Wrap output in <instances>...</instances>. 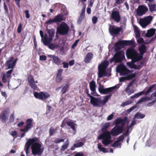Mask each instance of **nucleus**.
Masks as SVG:
<instances>
[{"mask_svg":"<svg viewBox=\"0 0 156 156\" xmlns=\"http://www.w3.org/2000/svg\"><path fill=\"white\" fill-rule=\"evenodd\" d=\"M116 88L117 86H116L109 88H105L103 94H106L108 93L112 92Z\"/></svg>","mask_w":156,"mask_h":156,"instance_id":"obj_26","label":"nucleus"},{"mask_svg":"<svg viewBox=\"0 0 156 156\" xmlns=\"http://www.w3.org/2000/svg\"><path fill=\"white\" fill-rule=\"evenodd\" d=\"M69 28V27L66 23L62 22L57 29V31L60 35H65L67 34Z\"/></svg>","mask_w":156,"mask_h":156,"instance_id":"obj_6","label":"nucleus"},{"mask_svg":"<svg viewBox=\"0 0 156 156\" xmlns=\"http://www.w3.org/2000/svg\"><path fill=\"white\" fill-rule=\"evenodd\" d=\"M46 30L49 34V36L47 34H45L43 41L44 44L45 46H47L52 42L55 33V30L54 29H49L47 28Z\"/></svg>","mask_w":156,"mask_h":156,"instance_id":"obj_4","label":"nucleus"},{"mask_svg":"<svg viewBox=\"0 0 156 156\" xmlns=\"http://www.w3.org/2000/svg\"><path fill=\"white\" fill-rule=\"evenodd\" d=\"M149 9L151 12L156 11V5L151 4L149 5Z\"/></svg>","mask_w":156,"mask_h":156,"instance_id":"obj_40","label":"nucleus"},{"mask_svg":"<svg viewBox=\"0 0 156 156\" xmlns=\"http://www.w3.org/2000/svg\"><path fill=\"white\" fill-rule=\"evenodd\" d=\"M127 122L128 118L127 117L125 116L123 119H122L120 118L116 119L114 122V123L116 126L118 125L121 124V126H124Z\"/></svg>","mask_w":156,"mask_h":156,"instance_id":"obj_14","label":"nucleus"},{"mask_svg":"<svg viewBox=\"0 0 156 156\" xmlns=\"http://www.w3.org/2000/svg\"><path fill=\"white\" fill-rule=\"evenodd\" d=\"M38 138L34 137L32 138H30L26 142L24 150L27 155L30 152L29 149L31 146V149L32 154L34 155L37 154L40 155L43 153L44 148H41L42 144Z\"/></svg>","mask_w":156,"mask_h":156,"instance_id":"obj_1","label":"nucleus"},{"mask_svg":"<svg viewBox=\"0 0 156 156\" xmlns=\"http://www.w3.org/2000/svg\"><path fill=\"white\" fill-rule=\"evenodd\" d=\"M144 94V91H142L137 94H134V95L131 96L130 97V98L131 99H132L134 98H137L139 97L142 95L143 94Z\"/></svg>","mask_w":156,"mask_h":156,"instance_id":"obj_35","label":"nucleus"},{"mask_svg":"<svg viewBox=\"0 0 156 156\" xmlns=\"http://www.w3.org/2000/svg\"><path fill=\"white\" fill-rule=\"evenodd\" d=\"M85 16L80 15L78 22L79 23H81L85 18Z\"/></svg>","mask_w":156,"mask_h":156,"instance_id":"obj_60","label":"nucleus"},{"mask_svg":"<svg viewBox=\"0 0 156 156\" xmlns=\"http://www.w3.org/2000/svg\"><path fill=\"white\" fill-rule=\"evenodd\" d=\"M109 65V62L107 60H105L100 64L98 66V77L101 78L105 74L106 69Z\"/></svg>","mask_w":156,"mask_h":156,"instance_id":"obj_5","label":"nucleus"},{"mask_svg":"<svg viewBox=\"0 0 156 156\" xmlns=\"http://www.w3.org/2000/svg\"><path fill=\"white\" fill-rule=\"evenodd\" d=\"M85 8L86 5H85L83 6V9H82L80 15L85 16Z\"/></svg>","mask_w":156,"mask_h":156,"instance_id":"obj_59","label":"nucleus"},{"mask_svg":"<svg viewBox=\"0 0 156 156\" xmlns=\"http://www.w3.org/2000/svg\"><path fill=\"white\" fill-rule=\"evenodd\" d=\"M134 31L136 33V35L137 37H139L140 36V34L138 30V28L136 26L134 27Z\"/></svg>","mask_w":156,"mask_h":156,"instance_id":"obj_49","label":"nucleus"},{"mask_svg":"<svg viewBox=\"0 0 156 156\" xmlns=\"http://www.w3.org/2000/svg\"><path fill=\"white\" fill-rule=\"evenodd\" d=\"M104 89L103 86L100 85L98 87V90L99 92L101 94L104 93Z\"/></svg>","mask_w":156,"mask_h":156,"instance_id":"obj_52","label":"nucleus"},{"mask_svg":"<svg viewBox=\"0 0 156 156\" xmlns=\"http://www.w3.org/2000/svg\"><path fill=\"white\" fill-rule=\"evenodd\" d=\"M152 19V17L149 16L144 18L141 19L140 20L139 23L140 25L143 27H145Z\"/></svg>","mask_w":156,"mask_h":156,"instance_id":"obj_16","label":"nucleus"},{"mask_svg":"<svg viewBox=\"0 0 156 156\" xmlns=\"http://www.w3.org/2000/svg\"><path fill=\"white\" fill-rule=\"evenodd\" d=\"M110 122L105 123L102 127L101 130L102 132L106 131L107 129L110 126Z\"/></svg>","mask_w":156,"mask_h":156,"instance_id":"obj_36","label":"nucleus"},{"mask_svg":"<svg viewBox=\"0 0 156 156\" xmlns=\"http://www.w3.org/2000/svg\"><path fill=\"white\" fill-rule=\"evenodd\" d=\"M84 145L83 142H81L78 143L74 144L71 147L70 150L72 151L74 150L75 148L81 147Z\"/></svg>","mask_w":156,"mask_h":156,"instance_id":"obj_29","label":"nucleus"},{"mask_svg":"<svg viewBox=\"0 0 156 156\" xmlns=\"http://www.w3.org/2000/svg\"><path fill=\"white\" fill-rule=\"evenodd\" d=\"M63 15L61 14H59L55 16L54 18L55 23L61 22L63 20Z\"/></svg>","mask_w":156,"mask_h":156,"instance_id":"obj_25","label":"nucleus"},{"mask_svg":"<svg viewBox=\"0 0 156 156\" xmlns=\"http://www.w3.org/2000/svg\"><path fill=\"white\" fill-rule=\"evenodd\" d=\"M116 44H120L121 48L125 46L132 45L133 42L131 41L121 40L116 42Z\"/></svg>","mask_w":156,"mask_h":156,"instance_id":"obj_20","label":"nucleus"},{"mask_svg":"<svg viewBox=\"0 0 156 156\" xmlns=\"http://www.w3.org/2000/svg\"><path fill=\"white\" fill-rule=\"evenodd\" d=\"M124 57V53L122 51H117L114 55L115 62V63L121 62L122 61Z\"/></svg>","mask_w":156,"mask_h":156,"instance_id":"obj_12","label":"nucleus"},{"mask_svg":"<svg viewBox=\"0 0 156 156\" xmlns=\"http://www.w3.org/2000/svg\"><path fill=\"white\" fill-rule=\"evenodd\" d=\"M93 55L91 52L88 53L84 59V61L85 63H89L91 59L93 58Z\"/></svg>","mask_w":156,"mask_h":156,"instance_id":"obj_24","label":"nucleus"},{"mask_svg":"<svg viewBox=\"0 0 156 156\" xmlns=\"http://www.w3.org/2000/svg\"><path fill=\"white\" fill-rule=\"evenodd\" d=\"M132 101L130 100L127 101L122 103L121 105V107H125V106L131 104Z\"/></svg>","mask_w":156,"mask_h":156,"instance_id":"obj_47","label":"nucleus"},{"mask_svg":"<svg viewBox=\"0 0 156 156\" xmlns=\"http://www.w3.org/2000/svg\"><path fill=\"white\" fill-rule=\"evenodd\" d=\"M55 132V130L51 128L49 130V135L50 136H51L53 135V133Z\"/></svg>","mask_w":156,"mask_h":156,"instance_id":"obj_58","label":"nucleus"},{"mask_svg":"<svg viewBox=\"0 0 156 156\" xmlns=\"http://www.w3.org/2000/svg\"><path fill=\"white\" fill-rule=\"evenodd\" d=\"M126 54L127 58L131 59L133 62H136L140 60L139 54L133 48H128L126 51Z\"/></svg>","mask_w":156,"mask_h":156,"instance_id":"obj_3","label":"nucleus"},{"mask_svg":"<svg viewBox=\"0 0 156 156\" xmlns=\"http://www.w3.org/2000/svg\"><path fill=\"white\" fill-rule=\"evenodd\" d=\"M90 102L94 106L100 107L101 105V99L98 98H95L93 96H91Z\"/></svg>","mask_w":156,"mask_h":156,"instance_id":"obj_15","label":"nucleus"},{"mask_svg":"<svg viewBox=\"0 0 156 156\" xmlns=\"http://www.w3.org/2000/svg\"><path fill=\"white\" fill-rule=\"evenodd\" d=\"M151 100V97H148L147 96L143 97L139 99L137 101V103L139 104L142 102L145 101H147L150 100Z\"/></svg>","mask_w":156,"mask_h":156,"instance_id":"obj_34","label":"nucleus"},{"mask_svg":"<svg viewBox=\"0 0 156 156\" xmlns=\"http://www.w3.org/2000/svg\"><path fill=\"white\" fill-rule=\"evenodd\" d=\"M145 116V115L141 114L140 112H137L135 115L134 119H142L144 118Z\"/></svg>","mask_w":156,"mask_h":156,"instance_id":"obj_33","label":"nucleus"},{"mask_svg":"<svg viewBox=\"0 0 156 156\" xmlns=\"http://www.w3.org/2000/svg\"><path fill=\"white\" fill-rule=\"evenodd\" d=\"M69 142L68 139H67L63 144L62 146L61 150L62 151H64L66 150L68 147L69 145Z\"/></svg>","mask_w":156,"mask_h":156,"instance_id":"obj_30","label":"nucleus"},{"mask_svg":"<svg viewBox=\"0 0 156 156\" xmlns=\"http://www.w3.org/2000/svg\"><path fill=\"white\" fill-rule=\"evenodd\" d=\"M47 45H48L49 48L51 50H54L55 48H57L58 47V44L53 43H50Z\"/></svg>","mask_w":156,"mask_h":156,"instance_id":"obj_37","label":"nucleus"},{"mask_svg":"<svg viewBox=\"0 0 156 156\" xmlns=\"http://www.w3.org/2000/svg\"><path fill=\"white\" fill-rule=\"evenodd\" d=\"M34 96L40 100L44 101L50 97V94L47 92H41L40 93L35 92L34 93Z\"/></svg>","mask_w":156,"mask_h":156,"instance_id":"obj_7","label":"nucleus"},{"mask_svg":"<svg viewBox=\"0 0 156 156\" xmlns=\"http://www.w3.org/2000/svg\"><path fill=\"white\" fill-rule=\"evenodd\" d=\"M114 46L115 47V50L116 52L119 51L121 49V47L120 46V44H117L115 43Z\"/></svg>","mask_w":156,"mask_h":156,"instance_id":"obj_50","label":"nucleus"},{"mask_svg":"<svg viewBox=\"0 0 156 156\" xmlns=\"http://www.w3.org/2000/svg\"><path fill=\"white\" fill-rule=\"evenodd\" d=\"M110 18L116 23H119L121 20L119 12L118 10L112 11L110 16Z\"/></svg>","mask_w":156,"mask_h":156,"instance_id":"obj_8","label":"nucleus"},{"mask_svg":"<svg viewBox=\"0 0 156 156\" xmlns=\"http://www.w3.org/2000/svg\"><path fill=\"white\" fill-rule=\"evenodd\" d=\"M124 126H116L114 127L111 130V135L113 136H117L121 133L123 131Z\"/></svg>","mask_w":156,"mask_h":156,"instance_id":"obj_9","label":"nucleus"},{"mask_svg":"<svg viewBox=\"0 0 156 156\" xmlns=\"http://www.w3.org/2000/svg\"><path fill=\"white\" fill-rule=\"evenodd\" d=\"M156 84H154L150 87L147 91L145 92L144 94L145 95H147L149 93L152 92L154 89Z\"/></svg>","mask_w":156,"mask_h":156,"instance_id":"obj_31","label":"nucleus"},{"mask_svg":"<svg viewBox=\"0 0 156 156\" xmlns=\"http://www.w3.org/2000/svg\"><path fill=\"white\" fill-rule=\"evenodd\" d=\"M144 63L143 62H142L140 63V65H138L137 66L134 65V67H132V68H133L136 69L140 70L142 68L143 66Z\"/></svg>","mask_w":156,"mask_h":156,"instance_id":"obj_43","label":"nucleus"},{"mask_svg":"<svg viewBox=\"0 0 156 156\" xmlns=\"http://www.w3.org/2000/svg\"><path fill=\"white\" fill-rule=\"evenodd\" d=\"M84 155L82 152H78L75 154L74 156H83Z\"/></svg>","mask_w":156,"mask_h":156,"instance_id":"obj_64","label":"nucleus"},{"mask_svg":"<svg viewBox=\"0 0 156 156\" xmlns=\"http://www.w3.org/2000/svg\"><path fill=\"white\" fill-rule=\"evenodd\" d=\"M31 88L34 90H37V85L35 83V81L29 84Z\"/></svg>","mask_w":156,"mask_h":156,"instance_id":"obj_45","label":"nucleus"},{"mask_svg":"<svg viewBox=\"0 0 156 156\" xmlns=\"http://www.w3.org/2000/svg\"><path fill=\"white\" fill-rule=\"evenodd\" d=\"M48 57L52 58L53 63L55 65L59 66L62 64V61L58 56L55 55H48Z\"/></svg>","mask_w":156,"mask_h":156,"instance_id":"obj_17","label":"nucleus"},{"mask_svg":"<svg viewBox=\"0 0 156 156\" xmlns=\"http://www.w3.org/2000/svg\"><path fill=\"white\" fill-rule=\"evenodd\" d=\"M121 144L120 143L118 140H117L113 144L111 145V146L113 147H118L120 146L119 147L120 148Z\"/></svg>","mask_w":156,"mask_h":156,"instance_id":"obj_46","label":"nucleus"},{"mask_svg":"<svg viewBox=\"0 0 156 156\" xmlns=\"http://www.w3.org/2000/svg\"><path fill=\"white\" fill-rule=\"evenodd\" d=\"M139 51L140 52V54H139V57L141 60L143 58V55L144 54L146 53L147 51V48L145 45L142 44L139 47Z\"/></svg>","mask_w":156,"mask_h":156,"instance_id":"obj_19","label":"nucleus"},{"mask_svg":"<svg viewBox=\"0 0 156 156\" xmlns=\"http://www.w3.org/2000/svg\"><path fill=\"white\" fill-rule=\"evenodd\" d=\"M119 69L120 72L123 75L128 74L131 73V71L125 66H124L122 68L119 67Z\"/></svg>","mask_w":156,"mask_h":156,"instance_id":"obj_22","label":"nucleus"},{"mask_svg":"<svg viewBox=\"0 0 156 156\" xmlns=\"http://www.w3.org/2000/svg\"><path fill=\"white\" fill-rule=\"evenodd\" d=\"M89 86L90 90L94 93L96 90V84L94 81L93 80L90 83Z\"/></svg>","mask_w":156,"mask_h":156,"instance_id":"obj_27","label":"nucleus"},{"mask_svg":"<svg viewBox=\"0 0 156 156\" xmlns=\"http://www.w3.org/2000/svg\"><path fill=\"white\" fill-rule=\"evenodd\" d=\"M125 91L129 95L134 93L135 90L133 89H130V88H126Z\"/></svg>","mask_w":156,"mask_h":156,"instance_id":"obj_42","label":"nucleus"},{"mask_svg":"<svg viewBox=\"0 0 156 156\" xmlns=\"http://www.w3.org/2000/svg\"><path fill=\"white\" fill-rule=\"evenodd\" d=\"M121 30V27H116L114 25H110L109 28V32L112 35L119 34Z\"/></svg>","mask_w":156,"mask_h":156,"instance_id":"obj_10","label":"nucleus"},{"mask_svg":"<svg viewBox=\"0 0 156 156\" xmlns=\"http://www.w3.org/2000/svg\"><path fill=\"white\" fill-rule=\"evenodd\" d=\"M112 96L111 94L107 95L105 96L103 100H101V105H104L108 101Z\"/></svg>","mask_w":156,"mask_h":156,"instance_id":"obj_32","label":"nucleus"},{"mask_svg":"<svg viewBox=\"0 0 156 156\" xmlns=\"http://www.w3.org/2000/svg\"><path fill=\"white\" fill-rule=\"evenodd\" d=\"M22 24L21 23H20L17 29V31L18 33H20L22 30Z\"/></svg>","mask_w":156,"mask_h":156,"instance_id":"obj_62","label":"nucleus"},{"mask_svg":"<svg viewBox=\"0 0 156 156\" xmlns=\"http://www.w3.org/2000/svg\"><path fill=\"white\" fill-rule=\"evenodd\" d=\"M148 10L147 7L143 5L139 6L136 10V14L139 16H141L145 14Z\"/></svg>","mask_w":156,"mask_h":156,"instance_id":"obj_13","label":"nucleus"},{"mask_svg":"<svg viewBox=\"0 0 156 156\" xmlns=\"http://www.w3.org/2000/svg\"><path fill=\"white\" fill-rule=\"evenodd\" d=\"M14 113L13 112L10 116V117L9 119V121L10 122H12L14 120Z\"/></svg>","mask_w":156,"mask_h":156,"instance_id":"obj_54","label":"nucleus"},{"mask_svg":"<svg viewBox=\"0 0 156 156\" xmlns=\"http://www.w3.org/2000/svg\"><path fill=\"white\" fill-rule=\"evenodd\" d=\"M54 23H55V21L54 19H50L49 20L47 21L45 23L48 24H51Z\"/></svg>","mask_w":156,"mask_h":156,"instance_id":"obj_56","label":"nucleus"},{"mask_svg":"<svg viewBox=\"0 0 156 156\" xmlns=\"http://www.w3.org/2000/svg\"><path fill=\"white\" fill-rule=\"evenodd\" d=\"M136 73H132L128 75L126 77L127 80H130L132 78L135 77L136 74Z\"/></svg>","mask_w":156,"mask_h":156,"instance_id":"obj_51","label":"nucleus"},{"mask_svg":"<svg viewBox=\"0 0 156 156\" xmlns=\"http://www.w3.org/2000/svg\"><path fill=\"white\" fill-rule=\"evenodd\" d=\"M66 124L73 130H75L76 129V124L71 120L68 119L65 120Z\"/></svg>","mask_w":156,"mask_h":156,"instance_id":"obj_23","label":"nucleus"},{"mask_svg":"<svg viewBox=\"0 0 156 156\" xmlns=\"http://www.w3.org/2000/svg\"><path fill=\"white\" fill-rule=\"evenodd\" d=\"M9 113V111L7 109H5L3 111L2 115H0V118H1L3 122H5L7 120Z\"/></svg>","mask_w":156,"mask_h":156,"instance_id":"obj_21","label":"nucleus"},{"mask_svg":"<svg viewBox=\"0 0 156 156\" xmlns=\"http://www.w3.org/2000/svg\"><path fill=\"white\" fill-rule=\"evenodd\" d=\"M101 139H102V143L105 146L111 144L112 141L111 139L104 138Z\"/></svg>","mask_w":156,"mask_h":156,"instance_id":"obj_28","label":"nucleus"},{"mask_svg":"<svg viewBox=\"0 0 156 156\" xmlns=\"http://www.w3.org/2000/svg\"><path fill=\"white\" fill-rule=\"evenodd\" d=\"M33 121L32 119H29L26 121V125L24 126L23 129H20V131L21 132H27L28 130H30L33 127Z\"/></svg>","mask_w":156,"mask_h":156,"instance_id":"obj_11","label":"nucleus"},{"mask_svg":"<svg viewBox=\"0 0 156 156\" xmlns=\"http://www.w3.org/2000/svg\"><path fill=\"white\" fill-rule=\"evenodd\" d=\"M64 141V139L56 138L54 142L55 144H57L60 143L61 142H63Z\"/></svg>","mask_w":156,"mask_h":156,"instance_id":"obj_48","label":"nucleus"},{"mask_svg":"<svg viewBox=\"0 0 156 156\" xmlns=\"http://www.w3.org/2000/svg\"><path fill=\"white\" fill-rule=\"evenodd\" d=\"M92 20L93 23L94 24H95L98 21V18L96 16H94L92 18Z\"/></svg>","mask_w":156,"mask_h":156,"instance_id":"obj_57","label":"nucleus"},{"mask_svg":"<svg viewBox=\"0 0 156 156\" xmlns=\"http://www.w3.org/2000/svg\"><path fill=\"white\" fill-rule=\"evenodd\" d=\"M63 71V70L62 69H59L58 70V73L56 75V76H62V72Z\"/></svg>","mask_w":156,"mask_h":156,"instance_id":"obj_55","label":"nucleus"},{"mask_svg":"<svg viewBox=\"0 0 156 156\" xmlns=\"http://www.w3.org/2000/svg\"><path fill=\"white\" fill-rule=\"evenodd\" d=\"M27 80L28 84L34 82V76L32 75H29L27 78Z\"/></svg>","mask_w":156,"mask_h":156,"instance_id":"obj_41","label":"nucleus"},{"mask_svg":"<svg viewBox=\"0 0 156 156\" xmlns=\"http://www.w3.org/2000/svg\"><path fill=\"white\" fill-rule=\"evenodd\" d=\"M62 80L63 79L62 76H56V81L58 83H61Z\"/></svg>","mask_w":156,"mask_h":156,"instance_id":"obj_53","label":"nucleus"},{"mask_svg":"<svg viewBox=\"0 0 156 156\" xmlns=\"http://www.w3.org/2000/svg\"><path fill=\"white\" fill-rule=\"evenodd\" d=\"M103 132V133L98 136V140L104 138L111 139V132L110 133L109 131H108Z\"/></svg>","mask_w":156,"mask_h":156,"instance_id":"obj_18","label":"nucleus"},{"mask_svg":"<svg viewBox=\"0 0 156 156\" xmlns=\"http://www.w3.org/2000/svg\"><path fill=\"white\" fill-rule=\"evenodd\" d=\"M98 147L100 151H102L104 153L108 152V151L105 147H102V145L101 144H98Z\"/></svg>","mask_w":156,"mask_h":156,"instance_id":"obj_38","label":"nucleus"},{"mask_svg":"<svg viewBox=\"0 0 156 156\" xmlns=\"http://www.w3.org/2000/svg\"><path fill=\"white\" fill-rule=\"evenodd\" d=\"M63 68L67 69L69 67V64L67 62H63L62 63Z\"/></svg>","mask_w":156,"mask_h":156,"instance_id":"obj_61","label":"nucleus"},{"mask_svg":"<svg viewBox=\"0 0 156 156\" xmlns=\"http://www.w3.org/2000/svg\"><path fill=\"white\" fill-rule=\"evenodd\" d=\"M69 87V85L66 84L65 86H64L62 88L61 90V93H62V94L65 93L66 91H67Z\"/></svg>","mask_w":156,"mask_h":156,"instance_id":"obj_44","label":"nucleus"},{"mask_svg":"<svg viewBox=\"0 0 156 156\" xmlns=\"http://www.w3.org/2000/svg\"><path fill=\"white\" fill-rule=\"evenodd\" d=\"M47 58V57L45 55H41L40 56V60L45 61Z\"/></svg>","mask_w":156,"mask_h":156,"instance_id":"obj_63","label":"nucleus"},{"mask_svg":"<svg viewBox=\"0 0 156 156\" xmlns=\"http://www.w3.org/2000/svg\"><path fill=\"white\" fill-rule=\"evenodd\" d=\"M154 31L153 30L148 31L145 35L147 37H149L152 36L154 34Z\"/></svg>","mask_w":156,"mask_h":156,"instance_id":"obj_39","label":"nucleus"},{"mask_svg":"<svg viewBox=\"0 0 156 156\" xmlns=\"http://www.w3.org/2000/svg\"><path fill=\"white\" fill-rule=\"evenodd\" d=\"M14 58L13 57H9L5 64V66L6 67L5 69L8 70L11 69L6 72L5 74L3 75L2 78V80L3 82L6 83L7 82V79H9L8 82L9 83V80L11 78V74L13 72V69L16 65V59L13 61Z\"/></svg>","mask_w":156,"mask_h":156,"instance_id":"obj_2","label":"nucleus"}]
</instances>
